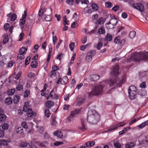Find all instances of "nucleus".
I'll return each mask as SVG.
<instances>
[{
	"instance_id": "nucleus-1",
	"label": "nucleus",
	"mask_w": 148,
	"mask_h": 148,
	"mask_svg": "<svg viewBox=\"0 0 148 148\" xmlns=\"http://www.w3.org/2000/svg\"><path fill=\"white\" fill-rule=\"evenodd\" d=\"M119 66L115 65L113 67L112 71L111 72L113 79L110 80V86H112L113 88L121 86L126 80V77L125 76H123L121 80L118 79L117 75L119 73Z\"/></svg>"
},
{
	"instance_id": "nucleus-2",
	"label": "nucleus",
	"mask_w": 148,
	"mask_h": 148,
	"mask_svg": "<svg viewBox=\"0 0 148 148\" xmlns=\"http://www.w3.org/2000/svg\"><path fill=\"white\" fill-rule=\"evenodd\" d=\"M87 120L90 124H96L99 120V115L95 111L88 112Z\"/></svg>"
},
{
	"instance_id": "nucleus-3",
	"label": "nucleus",
	"mask_w": 148,
	"mask_h": 148,
	"mask_svg": "<svg viewBox=\"0 0 148 148\" xmlns=\"http://www.w3.org/2000/svg\"><path fill=\"white\" fill-rule=\"evenodd\" d=\"M134 58L135 62H139L142 60L148 61V52L135 53L134 54Z\"/></svg>"
},
{
	"instance_id": "nucleus-4",
	"label": "nucleus",
	"mask_w": 148,
	"mask_h": 148,
	"mask_svg": "<svg viewBox=\"0 0 148 148\" xmlns=\"http://www.w3.org/2000/svg\"><path fill=\"white\" fill-rule=\"evenodd\" d=\"M104 87L103 84H102L96 86L94 89L89 93V96L91 97L93 95H98L101 93Z\"/></svg>"
},
{
	"instance_id": "nucleus-5",
	"label": "nucleus",
	"mask_w": 148,
	"mask_h": 148,
	"mask_svg": "<svg viewBox=\"0 0 148 148\" xmlns=\"http://www.w3.org/2000/svg\"><path fill=\"white\" fill-rule=\"evenodd\" d=\"M29 104L27 102H25L22 110L23 112H27V114L28 117L34 118L36 116V114L33 112L32 109L29 108Z\"/></svg>"
},
{
	"instance_id": "nucleus-6",
	"label": "nucleus",
	"mask_w": 148,
	"mask_h": 148,
	"mask_svg": "<svg viewBox=\"0 0 148 148\" xmlns=\"http://www.w3.org/2000/svg\"><path fill=\"white\" fill-rule=\"evenodd\" d=\"M129 5L132 6L134 9H136L140 12H142L144 10V7L141 3H134V1L130 0L129 1Z\"/></svg>"
},
{
	"instance_id": "nucleus-7",
	"label": "nucleus",
	"mask_w": 148,
	"mask_h": 148,
	"mask_svg": "<svg viewBox=\"0 0 148 148\" xmlns=\"http://www.w3.org/2000/svg\"><path fill=\"white\" fill-rule=\"evenodd\" d=\"M95 50H90L87 53L85 58V60L87 62H90L92 60V57L96 54Z\"/></svg>"
},
{
	"instance_id": "nucleus-8",
	"label": "nucleus",
	"mask_w": 148,
	"mask_h": 148,
	"mask_svg": "<svg viewBox=\"0 0 148 148\" xmlns=\"http://www.w3.org/2000/svg\"><path fill=\"white\" fill-rule=\"evenodd\" d=\"M114 43L118 44L121 46H123L125 44V40L124 39H121L120 37L117 36L114 38Z\"/></svg>"
},
{
	"instance_id": "nucleus-9",
	"label": "nucleus",
	"mask_w": 148,
	"mask_h": 148,
	"mask_svg": "<svg viewBox=\"0 0 148 148\" xmlns=\"http://www.w3.org/2000/svg\"><path fill=\"white\" fill-rule=\"evenodd\" d=\"M27 14V12L26 10L24 12V14L23 15L22 18L20 20L19 25H24L25 22Z\"/></svg>"
},
{
	"instance_id": "nucleus-10",
	"label": "nucleus",
	"mask_w": 148,
	"mask_h": 148,
	"mask_svg": "<svg viewBox=\"0 0 148 148\" xmlns=\"http://www.w3.org/2000/svg\"><path fill=\"white\" fill-rule=\"evenodd\" d=\"M81 123L82 127H79V129L82 131H84L86 130V125L85 124L84 120L82 118L81 119Z\"/></svg>"
},
{
	"instance_id": "nucleus-11",
	"label": "nucleus",
	"mask_w": 148,
	"mask_h": 148,
	"mask_svg": "<svg viewBox=\"0 0 148 148\" xmlns=\"http://www.w3.org/2000/svg\"><path fill=\"white\" fill-rule=\"evenodd\" d=\"M136 92H128L129 97L131 99H133L136 97Z\"/></svg>"
},
{
	"instance_id": "nucleus-12",
	"label": "nucleus",
	"mask_w": 148,
	"mask_h": 148,
	"mask_svg": "<svg viewBox=\"0 0 148 148\" xmlns=\"http://www.w3.org/2000/svg\"><path fill=\"white\" fill-rule=\"evenodd\" d=\"M81 111V109H75L71 112V114L74 117H76L79 114Z\"/></svg>"
},
{
	"instance_id": "nucleus-13",
	"label": "nucleus",
	"mask_w": 148,
	"mask_h": 148,
	"mask_svg": "<svg viewBox=\"0 0 148 148\" xmlns=\"http://www.w3.org/2000/svg\"><path fill=\"white\" fill-rule=\"evenodd\" d=\"M90 77L91 80L94 81H97L99 79L100 77L99 75L97 74L91 75Z\"/></svg>"
},
{
	"instance_id": "nucleus-14",
	"label": "nucleus",
	"mask_w": 148,
	"mask_h": 148,
	"mask_svg": "<svg viewBox=\"0 0 148 148\" xmlns=\"http://www.w3.org/2000/svg\"><path fill=\"white\" fill-rule=\"evenodd\" d=\"M54 105V102L51 101H48L46 103V106L48 108H50Z\"/></svg>"
},
{
	"instance_id": "nucleus-15",
	"label": "nucleus",
	"mask_w": 148,
	"mask_h": 148,
	"mask_svg": "<svg viewBox=\"0 0 148 148\" xmlns=\"http://www.w3.org/2000/svg\"><path fill=\"white\" fill-rule=\"evenodd\" d=\"M122 123V122H120L119 124H116V125H114V127L111 128L110 129L108 130V131H111L112 130L116 129L118 127H122L124 126L125 124L120 125V123Z\"/></svg>"
},
{
	"instance_id": "nucleus-16",
	"label": "nucleus",
	"mask_w": 148,
	"mask_h": 148,
	"mask_svg": "<svg viewBox=\"0 0 148 148\" xmlns=\"http://www.w3.org/2000/svg\"><path fill=\"white\" fill-rule=\"evenodd\" d=\"M53 134L54 135L56 136L57 137H59L60 138H62L63 136L62 132L59 131L55 132Z\"/></svg>"
},
{
	"instance_id": "nucleus-17",
	"label": "nucleus",
	"mask_w": 148,
	"mask_h": 148,
	"mask_svg": "<svg viewBox=\"0 0 148 148\" xmlns=\"http://www.w3.org/2000/svg\"><path fill=\"white\" fill-rule=\"evenodd\" d=\"M12 99L10 97L7 98L5 100V103L6 104L8 105L11 104L12 103Z\"/></svg>"
},
{
	"instance_id": "nucleus-18",
	"label": "nucleus",
	"mask_w": 148,
	"mask_h": 148,
	"mask_svg": "<svg viewBox=\"0 0 148 148\" xmlns=\"http://www.w3.org/2000/svg\"><path fill=\"white\" fill-rule=\"evenodd\" d=\"M8 143V141L7 140L1 139L0 140V145L6 146Z\"/></svg>"
},
{
	"instance_id": "nucleus-19",
	"label": "nucleus",
	"mask_w": 148,
	"mask_h": 148,
	"mask_svg": "<svg viewBox=\"0 0 148 148\" xmlns=\"http://www.w3.org/2000/svg\"><path fill=\"white\" fill-rule=\"evenodd\" d=\"M62 82L61 84H65L68 82V79L67 76L61 78Z\"/></svg>"
},
{
	"instance_id": "nucleus-20",
	"label": "nucleus",
	"mask_w": 148,
	"mask_h": 148,
	"mask_svg": "<svg viewBox=\"0 0 148 148\" xmlns=\"http://www.w3.org/2000/svg\"><path fill=\"white\" fill-rule=\"evenodd\" d=\"M135 143L133 142H131L128 143L126 145V148H131L135 146Z\"/></svg>"
},
{
	"instance_id": "nucleus-21",
	"label": "nucleus",
	"mask_w": 148,
	"mask_h": 148,
	"mask_svg": "<svg viewBox=\"0 0 148 148\" xmlns=\"http://www.w3.org/2000/svg\"><path fill=\"white\" fill-rule=\"evenodd\" d=\"M128 92H136L137 89L134 86H131L129 87L128 89Z\"/></svg>"
},
{
	"instance_id": "nucleus-22",
	"label": "nucleus",
	"mask_w": 148,
	"mask_h": 148,
	"mask_svg": "<svg viewBox=\"0 0 148 148\" xmlns=\"http://www.w3.org/2000/svg\"><path fill=\"white\" fill-rule=\"evenodd\" d=\"M20 99V97L18 95L15 96L13 99V102L15 104L17 103L19 101V100Z\"/></svg>"
},
{
	"instance_id": "nucleus-23",
	"label": "nucleus",
	"mask_w": 148,
	"mask_h": 148,
	"mask_svg": "<svg viewBox=\"0 0 148 148\" xmlns=\"http://www.w3.org/2000/svg\"><path fill=\"white\" fill-rule=\"evenodd\" d=\"M27 51V49L26 48L23 47L19 49V53L24 54L26 53Z\"/></svg>"
},
{
	"instance_id": "nucleus-24",
	"label": "nucleus",
	"mask_w": 148,
	"mask_h": 148,
	"mask_svg": "<svg viewBox=\"0 0 148 148\" xmlns=\"http://www.w3.org/2000/svg\"><path fill=\"white\" fill-rule=\"evenodd\" d=\"M101 40L99 39L98 41V43L97 46V49L99 50L103 46L102 43L101 42Z\"/></svg>"
},
{
	"instance_id": "nucleus-25",
	"label": "nucleus",
	"mask_w": 148,
	"mask_h": 148,
	"mask_svg": "<svg viewBox=\"0 0 148 148\" xmlns=\"http://www.w3.org/2000/svg\"><path fill=\"white\" fill-rule=\"evenodd\" d=\"M38 62L37 61L34 60L32 62L31 66L32 68H36L38 66Z\"/></svg>"
},
{
	"instance_id": "nucleus-26",
	"label": "nucleus",
	"mask_w": 148,
	"mask_h": 148,
	"mask_svg": "<svg viewBox=\"0 0 148 148\" xmlns=\"http://www.w3.org/2000/svg\"><path fill=\"white\" fill-rule=\"evenodd\" d=\"M110 21H111V23L112 25L114 26L115 25L117 22V19L115 18L114 17L113 18V17L111 18Z\"/></svg>"
},
{
	"instance_id": "nucleus-27",
	"label": "nucleus",
	"mask_w": 148,
	"mask_h": 148,
	"mask_svg": "<svg viewBox=\"0 0 148 148\" xmlns=\"http://www.w3.org/2000/svg\"><path fill=\"white\" fill-rule=\"evenodd\" d=\"M7 118L6 116L4 114H0V121H5Z\"/></svg>"
},
{
	"instance_id": "nucleus-28",
	"label": "nucleus",
	"mask_w": 148,
	"mask_h": 148,
	"mask_svg": "<svg viewBox=\"0 0 148 148\" xmlns=\"http://www.w3.org/2000/svg\"><path fill=\"white\" fill-rule=\"evenodd\" d=\"M98 32L100 34H103L105 33V31L103 27L99 28L98 30Z\"/></svg>"
},
{
	"instance_id": "nucleus-29",
	"label": "nucleus",
	"mask_w": 148,
	"mask_h": 148,
	"mask_svg": "<svg viewBox=\"0 0 148 148\" xmlns=\"http://www.w3.org/2000/svg\"><path fill=\"white\" fill-rule=\"evenodd\" d=\"M112 38V36L110 34L107 33L106 36V39L107 41H111Z\"/></svg>"
},
{
	"instance_id": "nucleus-30",
	"label": "nucleus",
	"mask_w": 148,
	"mask_h": 148,
	"mask_svg": "<svg viewBox=\"0 0 148 148\" xmlns=\"http://www.w3.org/2000/svg\"><path fill=\"white\" fill-rule=\"evenodd\" d=\"M136 32L134 31H132L130 32L129 36L131 38H133L135 36Z\"/></svg>"
},
{
	"instance_id": "nucleus-31",
	"label": "nucleus",
	"mask_w": 148,
	"mask_h": 148,
	"mask_svg": "<svg viewBox=\"0 0 148 148\" xmlns=\"http://www.w3.org/2000/svg\"><path fill=\"white\" fill-rule=\"evenodd\" d=\"M91 6L92 9L96 11L98 10V6L96 4L93 3L91 4Z\"/></svg>"
},
{
	"instance_id": "nucleus-32",
	"label": "nucleus",
	"mask_w": 148,
	"mask_h": 148,
	"mask_svg": "<svg viewBox=\"0 0 148 148\" xmlns=\"http://www.w3.org/2000/svg\"><path fill=\"white\" fill-rule=\"evenodd\" d=\"M45 115L47 117H49L50 116V113L49 109H47L44 112Z\"/></svg>"
},
{
	"instance_id": "nucleus-33",
	"label": "nucleus",
	"mask_w": 148,
	"mask_h": 148,
	"mask_svg": "<svg viewBox=\"0 0 148 148\" xmlns=\"http://www.w3.org/2000/svg\"><path fill=\"white\" fill-rule=\"evenodd\" d=\"M105 6L108 8H110L112 7L113 5L111 3L110 1H108L105 3Z\"/></svg>"
},
{
	"instance_id": "nucleus-34",
	"label": "nucleus",
	"mask_w": 148,
	"mask_h": 148,
	"mask_svg": "<svg viewBox=\"0 0 148 148\" xmlns=\"http://www.w3.org/2000/svg\"><path fill=\"white\" fill-rule=\"evenodd\" d=\"M48 144V142L47 141H45L40 143V145L42 147H46L47 145Z\"/></svg>"
},
{
	"instance_id": "nucleus-35",
	"label": "nucleus",
	"mask_w": 148,
	"mask_h": 148,
	"mask_svg": "<svg viewBox=\"0 0 148 148\" xmlns=\"http://www.w3.org/2000/svg\"><path fill=\"white\" fill-rule=\"evenodd\" d=\"M9 125L7 123H4L2 125L1 127L3 130H7L8 128Z\"/></svg>"
},
{
	"instance_id": "nucleus-36",
	"label": "nucleus",
	"mask_w": 148,
	"mask_h": 148,
	"mask_svg": "<svg viewBox=\"0 0 148 148\" xmlns=\"http://www.w3.org/2000/svg\"><path fill=\"white\" fill-rule=\"evenodd\" d=\"M30 59H31L30 56H28L27 57V58L25 60V65H27L29 64V62H30Z\"/></svg>"
},
{
	"instance_id": "nucleus-37",
	"label": "nucleus",
	"mask_w": 148,
	"mask_h": 148,
	"mask_svg": "<svg viewBox=\"0 0 148 148\" xmlns=\"http://www.w3.org/2000/svg\"><path fill=\"white\" fill-rule=\"evenodd\" d=\"M25 58V56L24 55V54L20 53L18 54L17 56V59H20L21 60L22 59H24Z\"/></svg>"
},
{
	"instance_id": "nucleus-38",
	"label": "nucleus",
	"mask_w": 148,
	"mask_h": 148,
	"mask_svg": "<svg viewBox=\"0 0 148 148\" xmlns=\"http://www.w3.org/2000/svg\"><path fill=\"white\" fill-rule=\"evenodd\" d=\"M36 127L38 128V130L39 132L41 134H43V132L44 131L43 128V127H42V126H40V127H39V126H38L36 125Z\"/></svg>"
},
{
	"instance_id": "nucleus-39",
	"label": "nucleus",
	"mask_w": 148,
	"mask_h": 148,
	"mask_svg": "<svg viewBox=\"0 0 148 148\" xmlns=\"http://www.w3.org/2000/svg\"><path fill=\"white\" fill-rule=\"evenodd\" d=\"M139 94L141 96H144L146 93V91L144 90H140Z\"/></svg>"
},
{
	"instance_id": "nucleus-40",
	"label": "nucleus",
	"mask_w": 148,
	"mask_h": 148,
	"mask_svg": "<svg viewBox=\"0 0 148 148\" xmlns=\"http://www.w3.org/2000/svg\"><path fill=\"white\" fill-rule=\"evenodd\" d=\"M15 91V88L9 90L8 93L9 95H12L14 93Z\"/></svg>"
},
{
	"instance_id": "nucleus-41",
	"label": "nucleus",
	"mask_w": 148,
	"mask_h": 148,
	"mask_svg": "<svg viewBox=\"0 0 148 148\" xmlns=\"http://www.w3.org/2000/svg\"><path fill=\"white\" fill-rule=\"evenodd\" d=\"M84 99H82L78 101L77 102V105L80 106L84 102Z\"/></svg>"
},
{
	"instance_id": "nucleus-42",
	"label": "nucleus",
	"mask_w": 148,
	"mask_h": 148,
	"mask_svg": "<svg viewBox=\"0 0 148 148\" xmlns=\"http://www.w3.org/2000/svg\"><path fill=\"white\" fill-rule=\"evenodd\" d=\"M23 86L21 84H18L16 88L17 90H21L23 89Z\"/></svg>"
},
{
	"instance_id": "nucleus-43",
	"label": "nucleus",
	"mask_w": 148,
	"mask_h": 148,
	"mask_svg": "<svg viewBox=\"0 0 148 148\" xmlns=\"http://www.w3.org/2000/svg\"><path fill=\"white\" fill-rule=\"evenodd\" d=\"M74 46L75 43L74 42H72L69 45V47L71 51H73Z\"/></svg>"
},
{
	"instance_id": "nucleus-44",
	"label": "nucleus",
	"mask_w": 148,
	"mask_h": 148,
	"mask_svg": "<svg viewBox=\"0 0 148 148\" xmlns=\"http://www.w3.org/2000/svg\"><path fill=\"white\" fill-rule=\"evenodd\" d=\"M56 74V71L53 70L50 73V77L52 78L54 77Z\"/></svg>"
},
{
	"instance_id": "nucleus-45",
	"label": "nucleus",
	"mask_w": 148,
	"mask_h": 148,
	"mask_svg": "<svg viewBox=\"0 0 148 148\" xmlns=\"http://www.w3.org/2000/svg\"><path fill=\"white\" fill-rule=\"evenodd\" d=\"M23 132V130L21 127H20L19 128H18L17 129V133L19 134H21Z\"/></svg>"
},
{
	"instance_id": "nucleus-46",
	"label": "nucleus",
	"mask_w": 148,
	"mask_h": 148,
	"mask_svg": "<svg viewBox=\"0 0 148 148\" xmlns=\"http://www.w3.org/2000/svg\"><path fill=\"white\" fill-rule=\"evenodd\" d=\"M74 117L71 114L67 118V119L69 121H73L74 119Z\"/></svg>"
},
{
	"instance_id": "nucleus-47",
	"label": "nucleus",
	"mask_w": 148,
	"mask_h": 148,
	"mask_svg": "<svg viewBox=\"0 0 148 148\" xmlns=\"http://www.w3.org/2000/svg\"><path fill=\"white\" fill-rule=\"evenodd\" d=\"M27 143L26 142H23L20 144V146L21 147H25L27 146Z\"/></svg>"
},
{
	"instance_id": "nucleus-48",
	"label": "nucleus",
	"mask_w": 148,
	"mask_h": 148,
	"mask_svg": "<svg viewBox=\"0 0 148 148\" xmlns=\"http://www.w3.org/2000/svg\"><path fill=\"white\" fill-rule=\"evenodd\" d=\"M16 18V14H14L11 17V20L12 21H14Z\"/></svg>"
},
{
	"instance_id": "nucleus-49",
	"label": "nucleus",
	"mask_w": 148,
	"mask_h": 148,
	"mask_svg": "<svg viewBox=\"0 0 148 148\" xmlns=\"http://www.w3.org/2000/svg\"><path fill=\"white\" fill-rule=\"evenodd\" d=\"M146 82H144L140 84V86L141 88H145L146 87Z\"/></svg>"
},
{
	"instance_id": "nucleus-50",
	"label": "nucleus",
	"mask_w": 148,
	"mask_h": 148,
	"mask_svg": "<svg viewBox=\"0 0 148 148\" xmlns=\"http://www.w3.org/2000/svg\"><path fill=\"white\" fill-rule=\"evenodd\" d=\"M114 146L116 148H119L121 147V145L118 143L116 142L114 143Z\"/></svg>"
},
{
	"instance_id": "nucleus-51",
	"label": "nucleus",
	"mask_w": 148,
	"mask_h": 148,
	"mask_svg": "<svg viewBox=\"0 0 148 148\" xmlns=\"http://www.w3.org/2000/svg\"><path fill=\"white\" fill-rule=\"evenodd\" d=\"M10 25L8 23H5L4 26V28L5 30L7 31L8 30V28L10 27Z\"/></svg>"
},
{
	"instance_id": "nucleus-52",
	"label": "nucleus",
	"mask_w": 148,
	"mask_h": 148,
	"mask_svg": "<svg viewBox=\"0 0 148 148\" xmlns=\"http://www.w3.org/2000/svg\"><path fill=\"white\" fill-rule=\"evenodd\" d=\"M24 37V34L22 32L21 33L19 36V39L18 40L19 41H21L22 39Z\"/></svg>"
},
{
	"instance_id": "nucleus-53",
	"label": "nucleus",
	"mask_w": 148,
	"mask_h": 148,
	"mask_svg": "<svg viewBox=\"0 0 148 148\" xmlns=\"http://www.w3.org/2000/svg\"><path fill=\"white\" fill-rule=\"evenodd\" d=\"M44 19L47 21H50L51 20L50 15H47L45 17Z\"/></svg>"
},
{
	"instance_id": "nucleus-54",
	"label": "nucleus",
	"mask_w": 148,
	"mask_h": 148,
	"mask_svg": "<svg viewBox=\"0 0 148 148\" xmlns=\"http://www.w3.org/2000/svg\"><path fill=\"white\" fill-rule=\"evenodd\" d=\"M29 95V93L28 90H26L24 92V96L25 97H28Z\"/></svg>"
},
{
	"instance_id": "nucleus-55",
	"label": "nucleus",
	"mask_w": 148,
	"mask_h": 148,
	"mask_svg": "<svg viewBox=\"0 0 148 148\" xmlns=\"http://www.w3.org/2000/svg\"><path fill=\"white\" fill-rule=\"evenodd\" d=\"M21 125L22 126L25 128H27L28 127V125H27L25 122H23L21 124Z\"/></svg>"
},
{
	"instance_id": "nucleus-56",
	"label": "nucleus",
	"mask_w": 148,
	"mask_h": 148,
	"mask_svg": "<svg viewBox=\"0 0 148 148\" xmlns=\"http://www.w3.org/2000/svg\"><path fill=\"white\" fill-rule=\"evenodd\" d=\"M119 6L118 5H116L112 8V10L114 11H116L119 9Z\"/></svg>"
},
{
	"instance_id": "nucleus-57",
	"label": "nucleus",
	"mask_w": 148,
	"mask_h": 148,
	"mask_svg": "<svg viewBox=\"0 0 148 148\" xmlns=\"http://www.w3.org/2000/svg\"><path fill=\"white\" fill-rule=\"evenodd\" d=\"M29 147L31 148H37V146L34 145L32 142L29 143Z\"/></svg>"
},
{
	"instance_id": "nucleus-58",
	"label": "nucleus",
	"mask_w": 148,
	"mask_h": 148,
	"mask_svg": "<svg viewBox=\"0 0 148 148\" xmlns=\"http://www.w3.org/2000/svg\"><path fill=\"white\" fill-rule=\"evenodd\" d=\"M122 17L124 18H127V15L125 12H123L122 14Z\"/></svg>"
},
{
	"instance_id": "nucleus-59",
	"label": "nucleus",
	"mask_w": 148,
	"mask_h": 148,
	"mask_svg": "<svg viewBox=\"0 0 148 148\" xmlns=\"http://www.w3.org/2000/svg\"><path fill=\"white\" fill-rule=\"evenodd\" d=\"M88 143H89V147H91L95 145V141H88Z\"/></svg>"
},
{
	"instance_id": "nucleus-60",
	"label": "nucleus",
	"mask_w": 148,
	"mask_h": 148,
	"mask_svg": "<svg viewBox=\"0 0 148 148\" xmlns=\"http://www.w3.org/2000/svg\"><path fill=\"white\" fill-rule=\"evenodd\" d=\"M4 136V131L2 130H0V137L3 138Z\"/></svg>"
},
{
	"instance_id": "nucleus-61",
	"label": "nucleus",
	"mask_w": 148,
	"mask_h": 148,
	"mask_svg": "<svg viewBox=\"0 0 148 148\" xmlns=\"http://www.w3.org/2000/svg\"><path fill=\"white\" fill-rule=\"evenodd\" d=\"M63 144V142H60V141L58 142V141H57V142H56L54 143V145L56 146H58L59 145H60L62 144Z\"/></svg>"
},
{
	"instance_id": "nucleus-62",
	"label": "nucleus",
	"mask_w": 148,
	"mask_h": 148,
	"mask_svg": "<svg viewBox=\"0 0 148 148\" xmlns=\"http://www.w3.org/2000/svg\"><path fill=\"white\" fill-rule=\"evenodd\" d=\"M55 17L56 18L58 21L60 20L61 18L60 15L56 14L55 15Z\"/></svg>"
},
{
	"instance_id": "nucleus-63",
	"label": "nucleus",
	"mask_w": 148,
	"mask_h": 148,
	"mask_svg": "<svg viewBox=\"0 0 148 148\" xmlns=\"http://www.w3.org/2000/svg\"><path fill=\"white\" fill-rule=\"evenodd\" d=\"M80 1L82 4L84 3L85 4H87L89 3L88 0H81Z\"/></svg>"
},
{
	"instance_id": "nucleus-64",
	"label": "nucleus",
	"mask_w": 148,
	"mask_h": 148,
	"mask_svg": "<svg viewBox=\"0 0 148 148\" xmlns=\"http://www.w3.org/2000/svg\"><path fill=\"white\" fill-rule=\"evenodd\" d=\"M87 37L86 36H84L82 40V43L85 44L87 41Z\"/></svg>"
}]
</instances>
